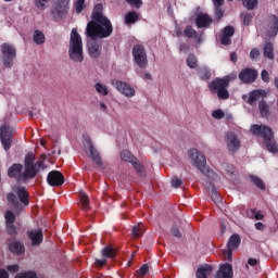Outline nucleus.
I'll use <instances>...</instances> for the list:
<instances>
[{
    "label": "nucleus",
    "mask_w": 278,
    "mask_h": 278,
    "mask_svg": "<svg viewBox=\"0 0 278 278\" xmlns=\"http://www.w3.org/2000/svg\"><path fill=\"white\" fill-rule=\"evenodd\" d=\"M214 278H233V267L229 263L220 265Z\"/></svg>",
    "instance_id": "20"
},
{
    "label": "nucleus",
    "mask_w": 278,
    "mask_h": 278,
    "mask_svg": "<svg viewBox=\"0 0 278 278\" xmlns=\"http://www.w3.org/2000/svg\"><path fill=\"white\" fill-rule=\"evenodd\" d=\"M5 224L7 225H14L16 220V215L12 211H7L4 214Z\"/></svg>",
    "instance_id": "39"
},
{
    "label": "nucleus",
    "mask_w": 278,
    "mask_h": 278,
    "mask_svg": "<svg viewBox=\"0 0 278 278\" xmlns=\"http://www.w3.org/2000/svg\"><path fill=\"white\" fill-rule=\"evenodd\" d=\"M79 201L81 210H90V199L88 198V194H86V192L81 191L79 193Z\"/></svg>",
    "instance_id": "28"
},
{
    "label": "nucleus",
    "mask_w": 278,
    "mask_h": 278,
    "mask_svg": "<svg viewBox=\"0 0 278 278\" xmlns=\"http://www.w3.org/2000/svg\"><path fill=\"white\" fill-rule=\"evenodd\" d=\"M255 229H257L258 231H264V229H266V225H264V223L258 222L254 225Z\"/></svg>",
    "instance_id": "59"
},
{
    "label": "nucleus",
    "mask_w": 278,
    "mask_h": 278,
    "mask_svg": "<svg viewBox=\"0 0 278 278\" xmlns=\"http://www.w3.org/2000/svg\"><path fill=\"white\" fill-rule=\"evenodd\" d=\"M131 8L140 9L142 7V0H126Z\"/></svg>",
    "instance_id": "53"
},
{
    "label": "nucleus",
    "mask_w": 278,
    "mask_h": 278,
    "mask_svg": "<svg viewBox=\"0 0 278 278\" xmlns=\"http://www.w3.org/2000/svg\"><path fill=\"white\" fill-rule=\"evenodd\" d=\"M212 23H214V20L207 13H200L195 17V26L198 29H207Z\"/></svg>",
    "instance_id": "17"
},
{
    "label": "nucleus",
    "mask_w": 278,
    "mask_h": 278,
    "mask_svg": "<svg viewBox=\"0 0 278 278\" xmlns=\"http://www.w3.org/2000/svg\"><path fill=\"white\" fill-rule=\"evenodd\" d=\"M132 58L139 68H147L149 60L147 59V50H144V46L135 45L132 48Z\"/></svg>",
    "instance_id": "10"
},
{
    "label": "nucleus",
    "mask_w": 278,
    "mask_h": 278,
    "mask_svg": "<svg viewBox=\"0 0 278 278\" xmlns=\"http://www.w3.org/2000/svg\"><path fill=\"white\" fill-rule=\"evenodd\" d=\"M14 138V129L8 124H2L0 127V140L4 151H10L12 147V139Z\"/></svg>",
    "instance_id": "9"
},
{
    "label": "nucleus",
    "mask_w": 278,
    "mask_h": 278,
    "mask_svg": "<svg viewBox=\"0 0 278 278\" xmlns=\"http://www.w3.org/2000/svg\"><path fill=\"white\" fill-rule=\"evenodd\" d=\"M74 9L76 14H81V12L86 10V0H76V3H74Z\"/></svg>",
    "instance_id": "37"
},
{
    "label": "nucleus",
    "mask_w": 278,
    "mask_h": 278,
    "mask_svg": "<svg viewBox=\"0 0 278 278\" xmlns=\"http://www.w3.org/2000/svg\"><path fill=\"white\" fill-rule=\"evenodd\" d=\"M184 36L186 38H194L195 42H201V36H199V33L192 26H187L184 30Z\"/></svg>",
    "instance_id": "26"
},
{
    "label": "nucleus",
    "mask_w": 278,
    "mask_h": 278,
    "mask_svg": "<svg viewBox=\"0 0 278 278\" xmlns=\"http://www.w3.org/2000/svg\"><path fill=\"white\" fill-rule=\"evenodd\" d=\"M13 192L8 193L7 201L11 203L14 207L18 206V201L22 205H29V192H27V188L23 186H15L13 188Z\"/></svg>",
    "instance_id": "5"
},
{
    "label": "nucleus",
    "mask_w": 278,
    "mask_h": 278,
    "mask_svg": "<svg viewBox=\"0 0 278 278\" xmlns=\"http://www.w3.org/2000/svg\"><path fill=\"white\" fill-rule=\"evenodd\" d=\"M263 55L267 60H275V46L273 45V42H265L263 47Z\"/></svg>",
    "instance_id": "22"
},
{
    "label": "nucleus",
    "mask_w": 278,
    "mask_h": 278,
    "mask_svg": "<svg viewBox=\"0 0 278 278\" xmlns=\"http://www.w3.org/2000/svg\"><path fill=\"white\" fill-rule=\"evenodd\" d=\"M114 34V26L108 16L103 14V4L94 5L91 13V21L87 23L86 36L90 40H103Z\"/></svg>",
    "instance_id": "1"
},
{
    "label": "nucleus",
    "mask_w": 278,
    "mask_h": 278,
    "mask_svg": "<svg viewBox=\"0 0 278 278\" xmlns=\"http://www.w3.org/2000/svg\"><path fill=\"white\" fill-rule=\"evenodd\" d=\"M225 16V11L220 7H215L214 18L216 23H220V20Z\"/></svg>",
    "instance_id": "45"
},
{
    "label": "nucleus",
    "mask_w": 278,
    "mask_h": 278,
    "mask_svg": "<svg viewBox=\"0 0 278 278\" xmlns=\"http://www.w3.org/2000/svg\"><path fill=\"white\" fill-rule=\"evenodd\" d=\"M170 233L176 238H181V231H179V228L177 226L172 227Z\"/></svg>",
    "instance_id": "57"
},
{
    "label": "nucleus",
    "mask_w": 278,
    "mask_h": 278,
    "mask_svg": "<svg viewBox=\"0 0 278 278\" xmlns=\"http://www.w3.org/2000/svg\"><path fill=\"white\" fill-rule=\"evenodd\" d=\"M71 10V0H54L51 11L52 16L56 18H64Z\"/></svg>",
    "instance_id": "11"
},
{
    "label": "nucleus",
    "mask_w": 278,
    "mask_h": 278,
    "mask_svg": "<svg viewBox=\"0 0 278 278\" xmlns=\"http://www.w3.org/2000/svg\"><path fill=\"white\" fill-rule=\"evenodd\" d=\"M7 268L10 273H18V265H9Z\"/></svg>",
    "instance_id": "61"
},
{
    "label": "nucleus",
    "mask_w": 278,
    "mask_h": 278,
    "mask_svg": "<svg viewBox=\"0 0 278 278\" xmlns=\"http://www.w3.org/2000/svg\"><path fill=\"white\" fill-rule=\"evenodd\" d=\"M262 97H264V91L260 89H254L250 91L248 96L243 94L242 99L243 101H245V103H248V105H251L253 108L255 103H257V101L262 99Z\"/></svg>",
    "instance_id": "16"
},
{
    "label": "nucleus",
    "mask_w": 278,
    "mask_h": 278,
    "mask_svg": "<svg viewBox=\"0 0 278 278\" xmlns=\"http://www.w3.org/2000/svg\"><path fill=\"white\" fill-rule=\"evenodd\" d=\"M182 181L178 177L172 178V186L173 188H179L181 186Z\"/></svg>",
    "instance_id": "58"
},
{
    "label": "nucleus",
    "mask_w": 278,
    "mask_h": 278,
    "mask_svg": "<svg viewBox=\"0 0 278 278\" xmlns=\"http://www.w3.org/2000/svg\"><path fill=\"white\" fill-rule=\"evenodd\" d=\"M27 238L31 241L33 247H38V244H42V240L45 239V236L42 235V230H28L27 231Z\"/></svg>",
    "instance_id": "19"
},
{
    "label": "nucleus",
    "mask_w": 278,
    "mask_h": 278,
    "mask_svg": "<svg viewBox=\"0 0 278 278\" xmlns=\"http://www.w3.org/2000/svg\"><path fill=\"white\" fill-rule=\"evenodd\" d=\"M101 43L92 41L88 45V53L90 58H99L101 55Z\"/></svg>",
    "instance_id": "23"
},
{
    "label": "nucleus",
    "mask_w": 278,
    "mask_h": 278,
    "mask_svg": "<svg viewBox=\"0 0 278 278\" xmlns=\"http://www.w3.org/2000/svg\"><path fill=\"white\" fill-rule=\"evenodd\" d=\"M108 264V260L102 258V260H96V266L103 267Z\"/></svg>",
    "instance_id": "60"
},
{
    "label": "nucleus",
    "mask_w": 278,
    "mask_h": 278,
    "mask_svg": "<svg viewBox=\"0 0 278 278\" xmlns=\"http://www.w3.org/2000/svg\"><path fill=\"white\" fill-rule=\"evenodd\" d=\"M142 233H144V225L143 224H137L132 228V237L134 238H141Z\"/></svg>",
    "instance_id": "35"
},
{
    "label": "nucleus",
    "mask_w": 278,
    "mask_h": 278,
    "mask_svg": "<svg viewBox=\"0 0 278 278\" xmlns=\"http://www.w3.org/2000/svg\"><path fill=\"white\" fill-rule=\"evenodd\" d=\"M261 77H262L263 81H265V84H268V81H270V76L268 74V71H266V70H263L261 72Z\"/></svg>",
    "instance_id": "56"
},
{
    "label": "nucleus",
    "mask_w": 278,
    "mask_h": 278,
    "mask_svg": "<svg viewBox=\"0 0 278 278\" xmlns=\"http://www.w3.org/2000/svg\"><path fill=\"white\" fill-rule=\"evenodd\" d=\"M33 40L36 45H45V34L40 30H35L33 35Z\"/></svg>",
    "instance_id": "33"
},
{
    "label": "nucleus",
    "mask_w": 278,
    "mask_h": 278,
    "mask_svg": "<svg viewBox=\"0 0 278 278\" xmlns=\"http://www.w3.org/2000/svg\"><path fill=\"white\" fill-rule=\"evenodd\" d=\"M0 49L3 66L5 68H12L16 59V48L12 43H2Z\"/></svg>",
    "instance_id": "8"
},
{
    "label": "nucleus",
    "mask_w": 278,
    "mask_h": 278,
    "mask_svg": "<svg viewBox=\"0 0 278 278\" xmlns=\"http://www.w3.org/2000/svg\"><path fill=\"white\" fill-rule=\"evenodd\" d=\"M240 235H232L227 243L228 249H238L240 247Z\"/></svg>",
    "instance_id": "32"
},
{
    "label": "nucleus",
    "mask_w": 278,
    "mask_h": 278,
    "mask_svg": "<svg viewBox=\"0 0 278 278\" xmlns=\"http://www.w3.org/2000/svg\"><path fill=\"white\" fill-rule=\"evenodd\" d=\"M261 55H262V52H260V50L257 48H253L250 51V59L253 60V61L260 60Z\"/></svg>",
    "instance_id": "48"
},
{
    "label": "nucleus",
    "mask_w": 278,
    "mask_h": 278,
    "mask_svg": "<svg viewBox=\"0 0 278 278\" xmlns=\"http://www.w3.org/2000/svg\"><path fill=\"white\" fill-rule=\"evenodd\" d=\"M277 33H278V17H277V15H273L267 35L269 36V38H273V37L277 36Z\"/></svg>",
    "instance_id": "27"
},
{
    "label": "nucleus",
    "mask_w": 278,
    "mask_h": 278,
    "mask_svg": "<svg viewBox=\"0 0 278 278\" xmlns=\"http://www.w3.org/2000/svg\"><path fill=\"white\" fill-rule=\"evenodd\" d=\"M147 273H149V265L144 264L142 265L139 270L137 271V275L139 277H144V275H147Z\"/></svg>",
    "instance_id": "52"
},
{
    "label": "nucleus",
    "mask_w": 278,
    "mask_h": 278,
    "mask_svg": "<svg viewBox=\"0 0 278 278\" xmlns=\"http://www.w3.org/2000/svg\"><path fill=\"white\" fill-rule=\"evenodd\" d=\"M131 164L135 170L138 173V175H144V166L140 163L138 159H135Z\"/></svg>",
    "instance_id": "40"
},
{
    "label": "nucleus",
    "mask_w": 278,
    "mask_h": 278,
    "mask_svg": "<svg viewBox=\"0 0 278 278\" xmlns=\"http://www.w3.org/2000/svg\"><path fill=\"white\" fill-rule=\"evenodd\" d=\"M258 76H260V73L257 72V70L253 67H244L240 71L238 78L242 84H245L249 86L251 84H255V81H257Z\"/></svg>",
    "instance_id": "12"
},
{
    "label": "nucleus",
    "mask_w": 278,
    "mask_h": 278,
    "mask_svg": "<svg viewBox=\"0 0 278 278\" xmlns=\"http://www.w3.org/2000/svg\"><path fill=\"white\" fill-rule=\"evenodd\" d=\"M258 261L256 258H249L248 264L250 266H257Z\"/></svg>",
    "instance_id": "64"
},
{
    "label": "nucleus",
    "mask_w": 278,
    "mask_h": 278,
    "mask_svg": "<svg viewBox=\"0 0 278 278\" xmlns=\"http://www.w3.org/2000/svg\"><path fill=\"white\" fill-rule=\"evenodd\" d=\"M252 136L263 138V144L269 153H278V143L275 140V132L273 128L266 125L253 124L250 127Z\"/></svg>",
    "instance_id": "3"
},
{
    "label": "nucleus",
    "mask_w": 278,
    "mask_h": 278,
    "mask_svg": "<svg viewBox=\"0 0 278 278\" xmlns=\"http://www.w3.org/2000/svg\"><path fill=\"white\" fill-rule=\"evenodd\" d=\"M252 184L258 188V190H266V185H264V180L257 176H250Z\"/></svg>",
    "instance_id": "36"
},
{
    "label": "nucleus",
    "mask_w": 278,
    "mask_h": 278,
    "mask_svg": "<svg viewBox=\"0 0 278 278\" xmlns=\"http://www.w3.org/2000/svg\"><path fill=\"white\" fill-rule=\"evenodd\" d=\"M47 181L49 186L60 187L64 184V174L58 170H52L48 174Z\"/></svg>",
    "instance_id": "18"
},
{
    "label": "nucleus",
    "mask_w": 278,
    "mask_h": 278,
    "mask_svg": "<svg viewBox=\"0 0 278 278\" xmlns=\"http://www.w3.org/2000/svg\"><path fill=\"white\" fill-rule=\"evenodd\" d=\"M112 86H115L116 90L118 92H122V94H125V97H134L136 94V90L131 88L127 83L121 81V80H112Z\"/></svg>",
    "instance_id": "15"
},
{
    "label": "nucleus",
    "mask_w": 278,
    "mask_h": 278,
    "mask_svg": "<svg viewBox=\"0 0 278 278\" xmlns=\"http://www.w3.org/2000/svg\"><path fill=\"white\" fill-rule=\"evenodd\" d=\"M212 270H214V267L212 265H201L198 267V270L195 273L197 278H207L210 275H212Z\"/></svg>",
    "instance_id": "21"
},
{
    "label": "nucleus",
    "mask_w": 278,
    "mask_h": 278,
    "mask_svg": "<svg viewBox=\"0 0 278 278\" xmlns=\"http://www.w3.org/2000/svg\"><path fill=\"white\" fill-rule=\"evenodd\" d=\"M7 232L9 233V236H16L18 233L14 224H7Z\"/></svg>",
    "instance_id": "51"
},
{
    "label": "nucleus",
    "mask_w": 278,
    "mask_h": 278,
    "mask_svg": "<svg viewBox=\"0 0 278 278\" xmlns=\"http://www.w3.org/2000/svg\"><path fill=\"white\" fill-rule=\"evenodd\" d=\"M199 75H200V79H202V81H207L212 77V73L210 72V70H207V67L201 68L199 71Z\"/></svg>",
    "instance_id": "38"
},
{
    "label": "nucleus",
    "mask_w": 278,
    "mask_h": 278,
    "mask_svg": "<svg viewBox=\"0 0 278 278\" xmlns=\"http://www.w3.org/2000/svg\"><path fill=\"white\" fill-rule=\"evenodd\" d=\"M121 160H123V162H128L129 164H131L134 160H136V156H134V154H131L129 150H123L121 152Z\"/></svg>",
    "instance_id": "34"
},
{
    "label": "nucleus",
    "mask_w": 278,
    "mask_h": 278,
    "mask_svg": "<svg viewBox=\"0 0 278 278\" xmlns=\"http://www.w3.org/2000/svg\"><path fill=\"white\" fill-rule=\"evenodd\" d=\"M233 255V249L227 248V250L224 251V257L227 260V262H231Z\"/></svg>",
    "instance_id": "55"
},
{
    "label": "nucleus",
    "mask_w": 278,
    "mask_h": 278,
    "mask_svg": "<svg viewBox=\"0 0 278 278\" xmlns=\"http://www.w3.org/2000/svg\"><path fill=\"white\" fill-rule=\"evenodd\" d=\"M102 255L109 260H114V257H116V249H114L112 245H106L102 250Z\"/></svg>",
    "instance_id": "31"
},
{
    "label": "nucleus",
    "mask_w": 278,
    "mask_h": 278,
    "mask_svg": "<svg viewBox=\"0 0 278 278\" xmlns=\"http://www.w3.org/2000/svg\"><path fill=\"white\" fill-rule=\"evenodd\" d=\"M258 112L262 118H268V116H270V105L266 100H261L258 102Z\"/></svg>",
    "instance_id": "24"
},
{
    "label": "nucleus",
    "mask_w": 278,
    "mask_h": 278,
    "mask_svg": "<svg viewBox=\"0 0 278 278\" xmlns=\"http://www.w3.org/2000/svg\"><path fill=\"white\" fill-rule=\"evenodd\" d=\"M243 5L247 10H255L257 8V0H243Z\"/></svg>",
    "instance_id": "46"
},
{
    "label": "nucleus",
    "mask_w": 278,
    "mask_h": 278,
    "mask_svg": "<svg viewBox=\"0 0 278 278\" xmlns=\"http://www.w3.org/2000/svg\"><path fill=\"white\" fill-rule=\"evenodd\" d=\"M9 249L11 253H15V255H23V253H25V245H23L21 241L11 242Z\"/></svg>",
    "instance_id": "25"
},
{
    "label": "nucleus",
    "mask_w": 278,
    "mask_h": 278,
    "mask_svg": "<svg viewBox=\"0 0 278 278\" xmlns=\"http://www.w3.org/2000/svg\"><path fill=\"white\" fill-rule=\"evenodd\" d=\"M250 214H252L251 218L255 220H264V213L262 211H257V208H250Z\"/></svg>",
    "instance_id": "41"
},
{
    "label": "nucleus",
    "mask_w": 278,
    "mask_h": 278,
    "mask_svg": "<svg viewBox=\"0 0 278 278\" xmlns=\"http://www.w3.org/2000/svg\"><path fill=\"white\" fill-rule=\"evenodd\" d=\"M0 278H10V274L5 269H0Z\"/></svg>",
    "instance_id": "63"
},
{
    "label": "nucleus",
    "mask_w": 278,
    "mask_h": 278,
    "mask_svg": "<svg viewBox=\"0 0 278 278\" xmlns=\"http://www.w3.org/2000/svg\"><path fill=\"white\" fill-rule=\"evenodd\" d=\"M236 79H238V74L236 72H232L229 75L222 77V80L226 83L228 88H229V84H231V81H236Z\"/></svg>",
    "instance_id": "42"
},
{
    "label": "nucleus",
    "mask_w": 278,
    "mask_h": 278,
    "mask_svg": "<svg viewBox=\"0 0 278 278\" xmlns=\"http://www.w3.org/2000/svg\"><path fill=\"white\" fill-rule=\"evenodd\" d=\"M189 157L192 160L194 166L206 177H213L214 172L207 168V160L205 155L201 154L197 149H190L188 151Z\"/></svg>",
    "instance_id": "6"
},
{
    "label": "nucleus",
    "mask_w": 278,
    "mask_h": 278,
    "mask_svg": "<svg viewBox=\"0 0 278 278\" xmlns=\"http://www.w3.org/2000/svg\"><path fill=\"white\" fill-rule=\"evenodd\" d=\"M241 16L244 25H251V21H253V15H251V13H243Z\"/></svg>",
    "instance_id": "54"
},
{
    "label": "nucleus",
    "mask_w": 278,
    "mask_h": 278,
    "mask_svg": "<svg viewBox=\"0 0 278 278\" xmlns=\"http://www.w3.org/2000/svg\"><path fill=\"white\" fill-rule=\"evenodd\" d=\"M14 278H37L35 271L20 273Z\"/></svg>",
    "instance_id": "50"
},
{
    "label": "nucleus",
    "mask_w": 278,
    "mask_h": 278,
    "mask_svg": "<svg viewBox=\"0 0 278 278\" xmlns=\"http://www.w3.org/2000/svg\"><path fill=\"white\" fill-rule=\"evenodd\" d=\"M225 140H226L227 149L228 151H230V153H236L237 151L240 150L241 142L238 136L235 135V132H231V131L227 132Z\"/></svg>",
    "instance_id": "13"
},
{
    "label": "nucleus",
    "mask_w": 278,
    "mask_h": 278,
    "mask_svg": "<svg viewBox=\"0 0 278 278\" xmlns=\"http://www.w3.org/2000/svg\"><path fill=\"white\" fill-rule=\"evenodd\" d=\"M89 153H90L91 160L94 161L97 166H103V161L101 160V155H99V152L94 150V147L92 146L89 147Z\"/></svg>",
    "instance_id": "29"
},
{
    "label": "nucleus",
    "mask_w": 278,
    "mask_h": 278,
    "mask_svg": "<svg viewBox=\"0 0 278 278\" xmlns=\"http://www.w3.org/2000/svg\"><path fill=\"white\" fill-rule=\"evenodd\" d=\"M230 62H233V64H236V62H238V53L232 52L230 54Z\"/></svg>",
    "instance_id": "62"
},
{
    "label": "nucleus",
    "mask_w": 278,
    "mask_h": 278,
    "mask_svg": "<svg viewBox=\"0 0 278 278\" xmlns=\"http://www.w3.org/2000/svg\"><path fill=\"white\" fill-rule=\"evenodd\" d=\"M35 162L36 156L34 153L26 154L24 159V173L23 164L15 163L8 169L9 177L16 179V181H29V179H35L36 175H38V167L34 165Z\"/></svg>",
    "instance_id": "2"
},
{
    "label": "nucleus",
    "mask_w": 278,
    "mask_h": 278,
    "mask_svg": "<svg viewBox=\"0 0 278 278\" xmlns=\"http://www.w3.org/2000/svg\"><path fill=\"white\" fill-rule=\"evenodd\" d=\"M51 0H35L34 5L37 7L38 10H47V3Z\"/></svg>",
    "instance_id": "47"
},
{
    "label": "nucleus",
    "mask_w": 278,
    "mask_h": 278,
    "mask_svg": "<svg viewBox=\"0 0 278 278\" xmlns=\"http://www.w3.org/2000/svg\"><path fill=\"white\" fill-rule=\"evenodd\" d=\"M212 116L213 118H216V121H220L225 118V112H223L220 109H217L212 112Z\"/></svg>",
    "instance_id": "49"
},
{
    "label": "nucleus",
    "mask_w": 278,
    "mask_h": 278,
    "mask_svg": "<svg viewBox=\"0 0 278 278\" xmlns=\"http://www.w3.org/2000/svg\"><path fill=\"white\" fill-rule=\"evenodd\" d=\"M98 94H102V97H108V87L105 85H102L101 83H97L94 86Z\"/></svg>",
    "instance_id": "43"
},
{
    "label": "nucleus",
    "mask_w": 278,
    "mask_h": 278,
    "mask_svg": "<svg viewBox=\"0 0 278 278\" xmlns=\"http://www.w3.org/2000/svg\"><path fill=\"white\" fill-rule=\"evenodd\" d=\"M68 55L74 62H81L84 60V41L77 28H73L70 37Z\"/></svg>",
    "instance_id": "4"
},
{
    "label": "nucleus",
    "mask_w": 278,
    "mask_h": 278,
    "mask_svg": "<svg viewBox=\"0 0 278 278\" xmlns=\"http://www.w3.org/2000/svg\"><path fill=\"white\" fill-rule=\"evenodd\" d=\"M140 15H138V13L136 11H130L128 13H126L125 15V23L126 25H134Z\"/></svg>",
    "instance_id": "30"
},
{
    "label": "nucleus",
    "mask_w": 278,
    "mask_h": 278,
    "mask_svg": "<svg viewBox=\"0 0 278 278\" xmlns=\"http://www.w3.org/2000/svg\"><path fill=\"white\" fill-rule=\"evenodd\" d=\"M187 66H189V68H197V66H199L197 56L194 54H189L187 58Z\"/></svg>",
    "instance_id": "44"
},
{
    "label": "nucleus",
    "mask_w": 278,
    "mask_h": 278,
    "mask_svg": "<svg viewBox=\"0 0 278 278\" xmlns=\"http://www.w3.org/2000/svg\"><path fill=\"white\" fill-rule=\"evenodd\" d=\"M236 34V28L233 26L228 25L222 29L219 33V42L224 45L225 47H228V45H231V37Z\"/></svg>",
    "instance_id": "14"
},
{
    "label": "nucleus",
    "mask_w": 278,
    "mask_h": 278,
    "mask_svg": "<svg viewBox=\"0 0 278 278\" xmlns=\"http://www.w3.org/2000/svg\"><path fill=\"white\" fill-rule=\"evenodd\" d=\"M207 87L211 94H216L220 101H227L229 99V87L223 78L213 79Z\"/></svg>",
    "instance_id": "7"
}]
</instances>
